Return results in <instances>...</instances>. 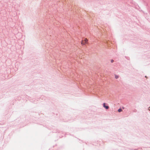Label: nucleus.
<instances>
[{"label":"nucleus","mask_w":150,"mask_h":150,"mask_svg":"<svg viewBox=\"0 0 150 150\" xmlns=\"http://www.w3.org/2000/svg\"><path fill=\"white\" fill-rule=\"evenodd\" d=\"M88 42V40L87 38H85L84 40H82L81 44L83 45H85L86 43H87Z\"/></svg>","instance_id":"nucleus-1"},{"label":"nucleus","mask_w":150,"mask_h":150,"mask_svg":"<svg viewBox=\"0 0 150 150\" xmlns=\"http://www.w3.org/2000/svg\"><path fill=\"white\" fill-rule=\"evenodd\" d=\"M105 105V103H104L103 104V107L105 108L106 109H108L109 108V107L108 106H106Z\"/></svg>","instance_id":"nucleus-2"},{"label":"nucleus","mask_w":150,"mask_h":150,"mask_svg":"<svg viewBox=\"0 0 150 150\" xmlns=\"http://www.w3.org/2000/svg\"><path fill=\"white\" fill-rule=\"evenodd\" d=\"M115 79H117L119 78V76L117 75H115Z\"/></svg>","instance_id":"nucleus-3"},{"label":"nucleus","mask_w":150,"mask_h":150,"mask_svg":"<svg viewBox=\"0 0 150 150\" xmlns=\"http://www.w3.org/2000/svg\"><path fill=\"white\" fill-rule=\"evenodd\" d=\"M122 111V109L121 108L119 109L118 110V112H120Z\"/></svg>","instance_id":"nucleus-4"},{"label":"nucleus","mask_w":150,"mask_h":150,"mask_svg":"<svg viewBox=\"0 0 150 150\" xmlns=\"http://www.w3.org/2000/svg\"><path fill=\"white\" fill-rule=\"evenodd\" d=\"M113 62H114V60L113 59H112L111 60V63Z\"/></svg>","instance_id":"nucleus-5"}]
</instances>
